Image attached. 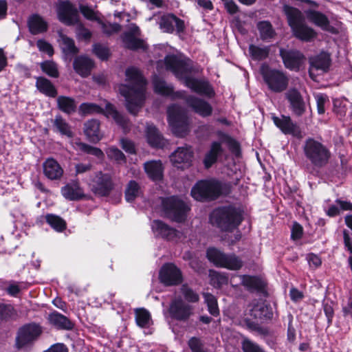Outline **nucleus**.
<instances>
[{
	"label": "nucleus",
	"instance_id": "nucleus-50",
	"mask_svg": "<svg viewBox=\"0 0 352 352\" xmlns=\"http://www.w3.org/2000/svg\"><path fill=\"white\" fill-rule=\"evenodd\" d=\"M77 145L81 151L94 155L100 160L102 159L104 156L102 151L99 148L92 146L83 142L77 143Z\"/></svg>",
	"mask_w": 352,
	"mask_h": 352
},
{
	"label": "nucleus",
	"instance_id": "nucleus-54",
	"mask_svg": "<svg viewBox=\"0 0 352 352\" xmlns=\"http://www.w3.org/2000/svg\"><path fill=\"white\" fill-rule=\"evenodd\" d=\"M74 25H76L75 32L77 38L79 40L89 41L92 34L87 28L84 26L80 20Z\"/></svg>",
	"mask_w": 352,
	"mask_h": 352
},
{
	"label": "nucleus",
	"instance_id": "nucleus-34",
	"mask_svg": "<svg viewBox=\"0 0 352 352\" xmlns=\"http://www.w3.org/2000/svg\"><path fill=\"white\" fill-rule=\"evenodd\" d=\"M293 34L297 38L310 42L317 36V32L305 22L292 30Z\"/></svg>",
	"mask_w": 352,
	"mask_h": 352
},
{
	"label": "nucleus",
	"instance_id": "nucleus-3",
	"mask_svg": "<svg viewBox=\"0 0 352 352\" xmlns=\"http://www.w3.org/2000/svg\"><path fill=\"white\" fill-rule=\"evenodd\" d=\"M243 211L234 206L219 207L210 214V223L221 231L231 232L242 222Z\"/></svg>",
	"mask_w": 352,
	"mask_h": 352
},
{
	"label": "nucleus",
	"instance_id": "nucleus-52",
	"mask_svg": "<svg viewBox=\"0 0 352 352\" xmlns=\"http://www.w3.org/2000/svg\"><path fill=\"white\" fill-rule=\"evenodd\" d=\"M244 324L248 329L251 331H254L260 336H267L270 333L267 328L261 327L258 323L250 319H245Z\"/></svg>",
	"mask_w": 352,
	"mask_h": 352
},
{
	"label": "nucleus",
	"instance_id": "nucleus-15",
	"mask_svg": "<svg viewBox=\"0 0 352 352\" xmlns=\"http://www.w3.org/2000/svg\"><path fill=\"white\" fill-rule=\"evenodd\" d=\"M160 279L167 286L179 285L182 282V272L174 264H165L160 270Z\"/></svg>",
	"mask_w": 352,
	"mask_h": 352
},
{
	"label": "nucleus",
	"instance_id": "nucleus-36",
	"mask_svg": "<svg viewBox=\"0 0 352 352\" xmlns=\"http://www.w3.org/2000/svg\"><path fill=\"white\" fill-rule=\"evenodd\" d=\"M144 170L149 178L157 181L162 179L163 166L161 161H148L144 164Z\"/></svg>",
	"mask_w": 352,
	"mask_h": 352
},
{
	"label": "nucleus",
	"instance_id": "nucleus-48",
	"mask_svg": "<svg viewBox=\"0 0 352 352\" xmlns=\"http://www.w3.org/2000/svg\"><path fill=\"white\" fill-rule=\"evenodd\" d=\"M249 52L253 59L260 60L268 56L270 49L268 47H260L254 45H250Z\"/></svg>",
	"mask_w": 352,
	"mask_h": 352
},
{
	"label": "nucleus",
	"instance_id": "nucleus-62",
	"mask_svg": "<svg viewBox=\"0 0 352 352\" xmlns=\"http://www.w3.org/2000/svg\"><path fill=\"white\" fill-rule=\"evenodd\" d=\"M36 45L40 51L47 53L49 56L54 54V50L51 44L44 40L40 39L37 41Z\"/></svg>",
	"mask_w": 352,
	"mask_h": 352
},
{
	"label": "nucleus",
	"instance_id": "nucleus-39",
	"mask_svg": "<svg viewBox=\"0 0 352 352\" xmlns=\"http://www.w3.org/2000/svg\"><path fill=\"white\" fill-rule=\"evenodd\" d=\"M223 153L221 143L214 142L212 143L210 150L206 153L204 164L206 168H210L217 160L218 156Z\"/></svg>",
	"mask_w": 352,
	"mask_h": 352
},
{
	"label": "nucleus",
	"instance_id": "nucleus-43",
	"mask_svg": "<svg viewBox=\"0 0 352 352\" xmlns=\"http://www.w3.org/2000/svg\"><path fill=\"white\" fill-rule=\"evenodd\" d=\"M257 28L260 33V37L263 41H270L276 35V32L269 21H260L257 24Z\"/></svg>",
	"mask_w": 352,
	"mask_h": 352
},
{
	"label": "nucleus",
	"instance_id": "nucleus-47",
	"mask_svg": "<svg viewBox=\"0 0 352 352\" xmlns=\"http://www.w3.org/2000/svg\"><path fill=\"white\" fill-rule=\"evenodd\" d=\"M46 221L56 231L63 232L66 229V222L59 216L49 214L45 217Z\"/></svg>",
	"mask_w": 352,
	"mask_h": 352
},
{
	"label": "nucleus",
	"instance_id": "nucleus-13",
	"mask_svg": "<svg viewBox=\"0 0 352 352\" xmlns=\"http://www.w3.org/2000/svg\"><path fill=\"white\" fill-rule=\"evenodd\" d=\"M114 188V184L109 174L101 171L96 173L91 185L92 192L101 197L108 196Z\"/></svg>",
	"mask_w": 352,
	"mask_h": 352
},
{
	"label": "nucleus",
	"instance_id": "nucleus-64",
	"mask_svg": "<svg viewBox=\"0 0 352 352\" xmlns=\"http://www.w3.org/2000/svg\"><path fill=\"white\" fill-rule=\"evenodd\" d=\"M188 346L192 352H197L203 349L202 342L199 338L196 337H192L189 340Z\"/></svg>",
	"mask_w": 352,
	"mask_h": 352
},
{
	"label": "nucleus",
	"instance_id": "nucleus-2",
	"mask_svg": "<svg viewBox=\"0 0 352 352\" xmlns=\"http://www.w3.org/2000/svg\"><path fill=\"white\" fill-rule=\"evenodd\" d=\"M126 84L118 87L120 94L126 99V107L133 115H136L144 100L146 80L139 69L130 67L126 70Z\"/></svg>",
	"mask_w": 352,
	"mask_h": 352
},
{
	"label": "nucleus",
	"instance_id": "nucleus-57",
	"mask_svg": "<svg viewBox=\"0 0 352 352\" xmlns=\"http://www.w3.org/2000/svg\"><path fill=\"white\" fill-rule=\"evenodd\" d=\"M181 292L184 296V298L191 302H196L199 301V295L195 293L191 288L187 285H183L181 287Z\"/></svg>",
	"mask_w": 352,
	"mask_h": 352
},
{
	"label": "nucleus",
	"instance_id": "nucleus-27",
	"mask_svg": "<svg viewBox=\"0 0 352 352\" xmlns=\"http://www.w3.org/2000/svg\"><path fill=\"white\" fill-rule=\"evenodd\" d=\"M100 126V123L96 119H91L85 122L84 133L91 142L97 143L102 138Z\"/></svg>",
	"mask_w": 352,
	"mask_h": 352
},
{
	"label": "nucleus",
	"instance_id": "nucleus-56",
	"mask_svg": "<svg viewBox=\"0 0 352 352\" xmlns=\"http://www.w3.org/2000/svg\"><path fill=\"white\" fill-rule=\"evenodd\" d=\"M107 155L111 160H113L118 163L125 162L126 157L124 153L116 147H110L107 150Z\"/></svg>",
	"mask_w": 352,
	"mask_h": 352
},
{
	"label": "nucleus",
	"instance_id": "nucleus-21",
	"mask_svg": "<svg viewBox=\"0 0 352 352\" xmlns=\"http://www.w3.org/2000/svg\"><path fill=\"white\" fill-rule=\"evenodd\" d=\"M274 124L285 134H290L296 138L301 137V131L299 126L292 120L289 116H282L281 118L274 117Z\"/></svg>",
	"mask_w": 352,
	"mask_h": 352
},
{
	"label": "nucleus",
	"instance_id": "nucleus-60",
	"mask_svg": "<svg viewBox=\"0 0 352 352\" xmlns=\"http://www.w3.org/2000/svg\"><path fill=\"white\" fill-rule=\"evenodd\" d=\"M210 274L212 276V280L217 287H220L221 285H226L228 283V279L225 275L215 271H210Z\"/></svg>",
	"mask_w": 352,
	"mask_h": 352
},
{
	"label": "nucleus",
	"instance_id": "nucleus-45",
	"mask_svg": "<svg viewBox=\"0 0 352 352\" xmlns=\"http://www.w3.org/2000/svg\"><path fill=\"white\" fill-rule=\"evenodd\" d=\"M135 321L137 324L142 327H148L151 323V315L150 313L144 308H139L135 310Z\"/></svg>",
	"mask_w": 352,
	"mask_h": 352
},
{
	"label": "nucleus",
	"instance_id": "nucleus-37",
	"mask_svg": "<svg viewBox=\"0 0 352 352\" xmlns=\"http://www.w3.org/2000/svg\"><path fill=\"white\" fill-rule=\"evenodd\" d=\"M36 87L43 94L50 98H55L58 95L57 89L53 83L45 77H37Z\"/></svg>",
	"mask_w": 352,
	"mask_h": 352
},
{
	"label": "nucleus",
	"instance_id": "nucleus-41",
	"mask_svg": "<svg viewBox=\"0 0 352 352\" xmlns=\"http://www.w3.org/2000/svg\"><path fill=\"white\" fill-rule=\"evenodd\" d=\"M56 102L58 109L67 114H72L76 111V102L73 98L60 96Z\"/></svg>",
	"mask_w": 352,
	"mask_h": 352
},
{
	"label": "nucleus",
	"instance_id": "nucleus-29",
	"mask_svg": "<svg viewBox=\"0 0 352 352\" xmlns=\"http://www.w3.org/2000/svg\"><path fill=\"white\" fill-rule=\"evenodd\" d=\"M152 229L162 238L171 240L177 236L179 232L160 220H154L152 223Z\"/></svg>",
	"mask_w": 352,
	"mask_h": 352
},
{
	"label": "nucleus",
	"instance_id": "nucleus-1",
	"mask_svg": "<svg viewBox=\"0 0 352 352\" xmlns=\"http://www.w3.org/2000/svg\"><path fill=\"white\" fill-rule=\"evenodd\" d=\"M164 61L166 69L171 71L178 79L184 80L186 86L192 91L208 97L214 96V91L208 82L201 81L190 76L192 73L196 72L190 59L170 55L166 56Z\"/></svg>",
	"mask_w": 352,
	"mask_h": 352
},
{
	"label": "nucleus",
	"instance_id": "nucleus-14",
	"mask_svg": "<svg viewBox=\"0 0 352 352\" xmlns=\"http://www.w3.org/2000/svg\"><path fill=\"white\" fill-rule=\"evenodd\" d=\"M58 18L64 24L72 26L79 21L77 8L69 1L61 2L57 8Z\"/></svg>",
	"mask_w": 352,
	"mask_h": 352
},
{
	"label": "nucleus",
	"instance_id": "nucleus-46",
	"mask_svg": "<svg viewBox=\"0 0 352 352\" xmlns=\"http://www.w3.org/2000/svg\"><path fill=\"white\" fill-rule=\"evenodd\" d=\"M153 85L155 92L160 94L170 96L173 93V87L170 85H168L164 80L159 77L154 78Z\"/></svg>",
	"mask_w": 352,
	"mask_h": 352
},
{
	"label": "nucleus",
	"instance_id": "nucleus-16",
	"mask_svg": "<svg viewBox=\"0 0 352 352\" xmlns=\"http://www.w3.org/2000/svg\"><path fill=\"white\" fill-rule=\"evenodd\" d=\"M168 311L172 318L186 321L192 314V307L181 298H177L170 302Z\"/></svg>",
	"mask_w": 352,
	"mask_h": 352
},
{
	"label": "nucleus",
	"instance_id": "nucleus-4",
	"mask_svg": "<svg viewBox=\"0 0 352 352\" xmlns=\"http://www.w3.org/2000/svg\"><path fill=\"white\" fill-rule=\"evenodd\" d=\"M304 155L313 169H321L329 162L331 153L327 146L313 138L305 140L302 146Z\"/></svg>",
	"mask_w": 352,
	"mask_h": 352
},
{
	"label": "nucleus",
	"instance_id": "nucleus-7",
	"mask_svg": "<svg viewBox=\"0 0 352 352\" xmlns=\"http://www.w3.org/2000/svg\"><path fill=\"white\" fill-rule=\"evenodd\" d=\"M260 72L264 82L272 92L281 93L287 89L289 78L283 71L272 69L263 64L260 68Z\"/></svg>",
	"mask_w": 352,
	"mask_h": 352
},
{
	"label": "nucleus",
	"instance_id": "nucleus-20",
	"mask_svg": "<svg viewBox=\"0 0 352 352\" xmlns=\"http://www.w3.org/2000/svg\"><path fill=\"white\" fill-rule=\"evenodd\" d=\"M58 42L63 58L66 60L71 61L73 57L79 52V50L76 46L74 39L61 32H58Z\"/></svg>",
	"mask_w": 352,
	"mask_h": 352
},
{
	"label": "nucleus",
	"instance_id": "nucleus-44",
	"mask_svg": "<svg viewBox=\"0 0 352 352\" xmlns=\"http://www.w3.org/2000/svg\"><path fill=\"white\" fill-rule=\"evenodd\" d=\"M124 194L125 199L128 202H132L139 197L141 194V189L138 182L131 180L126 185Z\"/></svg>",
	"mask_w": 352,
	"mask_h": 352
},
{
	"label": "nucleus",
	"instance_id": "nucleus-40",
	"mask_svg": "<svg viewBox=\"0 0 352 352\" xmlns=\"http://www.w3.org/2000/svg\"><path fill=\"white\" fill-rule=\"evenodd\" d=\"M49 320L52 324L60 329H72L74 324L66 316L58 313L54 312L49 316Z\"/></svg>",
	"mask_w": 352,
	"mask_h": 352
},
{
	"label": "nucleus",
	"instance_id": "nucleus-28",
	"mask_svg": "<svg viewBox=\"0 0 352 352\" xmlns=\"http://www.w3.org/2000/svg\"><path fill=\"white\" fill-rule=\"evenodd\" d=\"M73 67L78 74L82 77H87L94 67V62L87 56H80L74 58Z\"/></svg>",
	"mask_w": 352,
	"mask_h": 352
},
{
	"label": "nucleus",
	"instance_id": "nucleus-55",
	"mask_svg": "<svg viewBox=\"0 0 352 352\" xmlns=\"http://www.w3.org/2000/svg\"><path fill=\"white\" fill-rule=\"evenodd\" d=\"M241 348L243 352H265L258 344L252 342L248 338L243 339Z\"/></svg>",
	"mask_w": 352,
	"mask_h": 352
},
{
	"label": "nucleus",
	"instance_id": "nucleus-30",
	"mask_svg": "<svg viewBox=\"0 0 352 352\" xmlns=\"http://www.w3.org/2000/svg\"><path fill=\"white\" fill-rule=\"evenodd\" d=\"M283 11L292 30L305 22V16L298 9L285 5L283 7Z\"/></svg>",
	"mask_w": 352,
	"mask_h": 352
},
{
	"label": "nucleus",
	"instance_id": "nucleus-42",
	"mask_svg": "<svg viewBox=\"0 0 352 352\" xmlns=\"http://www.w3.org/2000/svg\"><path fill=\"white\" fill-rule=\"evenodd\" d=\"M52 123L55 130L61 135L68 138H72L74 136L71 126L61 116H56L54 120H52Z\"/></svg>",
	"mask_w": 352,
	"mask_h": 352
},
{
	"label": "nucleus",
	"instance_id": "nucleus-58",
	"mask_svg": "<svg viewBox=\"0 0 352 352\" xmlns=\"http://www.w3.org/2000/svg\"><path fill=\"white\" fill-rule=\"evenodd\" d=\"M93 52L101 60H107L110 54L109 49L100 43L93 45Z\"/></svg>",
	"mask_w": 352,
	"mask_h": 352
},
{
	"label": "nucleus",
	"instance_id": "nucleus-51",
	"mask_svg": "<svg viewBox=\"0 0 352 352\" xmlns=\"http://www.w3.org/2000/svg\"><path fill=\"white\" fill-rule=\"evenodd\" d=\"M77 145L81 151L94 155L100 160L102 159L104 156L102 151L99 148L92 146L83 142L77 143Z\"/></svg>",
	"mask_w": 352,
	"mask_h": 352
},
{
	"label": "nucleus",
	"instance_id": "nucleus-23",
	"mask_svg": "<svg viewBox=\"0 0 352 352\" xmlns=\"http://www.w3.org/2000/svg\"><path fill=\"white\" fill-rule=\"evenodd\" d=\"M193 157V152L190 147H179L170 156V161L178 168L179 164H183L185 166H189Z\"/></svg>",
	"mask_w": 352,
	"mask_h": 352
},
{
	"label": "nucleus",
	"instance_id": "nucleus-17",
	"mask_svg": "<svg viewBox=\"0 0 352 352\" xmlns=\"http://www.w3.org/2000/svg\"><path fill=\"white\" fill-rule=\"evenodd\" d=\"M280 56L285 66L291 70H298L305 60L303 54L298 50H287L281 48L280 49Z\"/></svg>",
	"mask_w": 352,
	"mask_h": 352
},
{
	"label": "nucleus",
	"instance_id": "nucleus-32",
	"mask_svg": "<svg viewBox=\"0 0 352 352\" xmlns=\"http://www.w3.org/2000/svg\"><path fill=\"white\" fill-rule=\"evenodd\" d=\"M28 28L32 34L45 32L48 29L47 23L38 14H34L28 18Z\"/></svg>",
	"mask_w": 352,
	"mask_h": 352
},
{
	"label": "nucleus",
	"instance_id": "nucleus-24",
	"mask_svg": "<svg viewBox=\"0 0 352 352\" xmlns=\"http://www.w3.org/2000/svg\"><path fill=\"white\" fill-rule=\"evenodd\" d=\"M235 278H239L241 284L250 292H264L265 284L261 278L249 275H239L232 277L231 281H233Z\"/></svg>",
	"mask_w": 352,
	"mask_h": 352
},
{
	"label": "nucleus",
	"instance_id": "nucleus-11",
	"mask_svg": "<svg viewBox=\"0 0 352 352\" xmlns=\"http://www.w3.org/2000/svg\"><path fill=\"white\" fill-rule=\"evenodd\" d=\"M42 333L41 327L36 323H29L21 327L16 338V346L18 349L31 345Z\"/></svg>",
	"mask_w": 352,
	"mask_h": 352
},
{
	"label": "nucleus",
	"instance_id": "nucleus-61",
	"mask_svg": "<svg viewBox=\"0 0 352 352\" xmlns=\"http://www.w3.org/2000/svg\"><path fill=\"white\" fill-rule=\"evenodd\" d=\"M226 142L230 151L236 157L239 156L241 151L239 142L230 137L226 138Z\"/></svg>",
	"mask_w": 352,
	"mask_h": 352
},
{
	"label": "nucleus",
	"instance_id": "nucleus-59",
	"mask_svg": "<svg viewBox=\"0 0 352 352\" xmlns=\"http://www.w3.org/2000/svg\"><path fill=\"white\" fill-rule=\"evenodd\" d=\"M317 103V110L319 114H323L325 112V104L329 102L328 96L325 94H319L315 96Z\"/></svg>",
	"mask_w": 352,
	"mask_h": 352
},
{
	"label": "nucleus",
	"instance_id": "nucleus-19",
	"mask_svg": "<svg viewBox=\"0 0 352 352\" xmlns=\"http://www.w3.org/2000/svg\"><path fill=\"white\" fill-rule=\"evenodd\" d=\"M160 28L163 32L166 33H173L174 31V25H175L177 33H182L185 30V25L183 20L177 17L173 14H164L161 16L159 23Z\"/></svg>",
	"mask_w": 352,
	"mask_h": 352
},
{
	"label": "nucleus",
	"instance_id": "nucleus-33",
	"mask_svg": "<svg viewBox=\"0 0 352 352\" xmlns=\"http://www.w3.org/2000/svg\"><path fill=\"white\" fill-rule=\"evenodd\" d=\"M63 196L70 201L81 199L85 197L82 189L77 182L68 184L61 188Z\"/></svg>",
	"mask_w": 352,
	"mask_h": 352
},
{
	"label": "nucleus",
	"instance_id": "nucleus-6",
	"mask_svg": "<svg viewBox=\"0 0 352 352\" xmlns=\"http://www.w3.org/2000/svg\"><path fill=\"white\" fill-rule=\"evenodd\" d=\"M161 207L165 217L179 223L186 219L190 210L188 206L177 196L161 198Z\"/></svg>",
	"mask_w": 352,
	"mask_h": 352
},
{
	"label": "nucleus",
	"instance_id": "nucleus-22",
	"mask_svg": "<svg viewBox=\"0 0 352 352\" xmlns=\"http://www.w3.org/2000/svg\"><path fill=\"white\" fill-rule=\"evenodd\" d=\"M305 14L311 23L320 27L323 30L333 32L334 28L330 25L329 20L324 14L312 9L305 10Z\"/></svg>",
	"mask_w": 352,
	"mask_h": 352
},
{
	"label": "nucleus",
	"instance_id": "nucleus-12",
	"mask_svg": "<svg viewBox=\"0 0 352 352\" xmlns=\"http://www.w3.org/2000/svg\"><path fill=\"white\" fill-rule=\"evenodd\" d=\"M309 74L311 79L316 80L319 74H322L329 71L331 65L330 54L322 52L318 55L309 58Z\"/></svg>",
	"mask_w": 352,
	"mask_h": 352
},
{
	"label": "nucleus",
	"instance_id": "nucleus-38",
	"mask_svg": "<svg viewBox=\"0 0 352 352\" xmlns=\"http://www.w3.org/2000/svg\"><path fill=\"white\" fill-rule=\"evenodd\" d=\"M251 316L260 320H270L273 317V312L270 305L263 302H258L251 309Z\"/></svg>",
	"mask_w": 352,
	"mask_h": 352
},
{
	"label": "nucleus",
	"instance_id": "nucleus-63",
	"mask_svg": "<svg viewBox=\"0 0 352 352\" xmlns=\"http://www.w3.org/2000/svg\"><path fill=\"white\" fill-rule=\"evenodd\" d=\"M79 9L82 15L89 20L96 19L95 12L89 7L84 5H80Z\"/></svg>",
	"mask_w": 352,
	"mask_h": 352
},
{
	"label": "nucleus",
	"instance_id": "nucleus-10",
	"mask_svg": "<svg viewBox=\"0 0 352 352\" xmlns=\"http://www.w3.org/2000/svg\"><path fill=\"white\" fill-rule=\"evenodd\" d=\"M168 120L173 132L177 136H184L188 131V118L185 110L177 104H172L167 110Z\"/></svg>",
	"mask_w": 352,
	"mask_h": 352
},
{
	"label": "nucleus",
	"instance_id": "nucleus-5",
	"mask_svg": "<svg viewBox=\"0 0 352 352\" xmlns=\"http://www.w3.org/2000/svg\"><path fill=\"white\" fill-rule=\"evenodd\" d=\"M79 113L81 116H87L93 113H102L107 117H111L117 124L126 129L129 126L128 119L117 111L111 103L107 102L105 109H102L95 103L84 102L79 106Z\"/></svg>",
	"mask_w": 352,
	"mask_h": 352
},
{
	"label": "nucleus",
	"instance_id": "nucleus-9",
	"mask_svg": "<svg viewBox=\"0 0 352 352\" xmlns=\"http://www.w3.org/2000/svg\"><path fill=\"white\" fill-rule=\"evenodd\" d=\"M221 193V184L214 179L199 181L191 190L192 196L197 201L214 200Z\"/></svg>",
	"mask_w": 352,
	"mask_h": 352
},
{
	"label": "nucleus",
	"instance_id": "nucleus-18",
	"mask_svg": "<svg viewBox=\"0 0 352 352\" xmlns=\"http://www.w3.org/2000/svg\"><path fill=\"white\" fill-rule=\"evenodd\" d=\"M285 98L289 101L293 113L300 117L306 111V105L301 94L295 88L289 89L285 94Z\"/></svg>",
	"mask_w": 352,
	"mask_h": 352
},
{
	"label": "nucleus",
	"instance_id": "nucleus-26",
	"mask_svg": "<svg viewBox=\"0 0 352 352\" xmlns=\"http://www.w3.org/2000/svg\"><path fill=\"white\" fill-rule=\"evenodd\" d=\"M186 100L187 104L201 116L206 117L211 115L212 108L205 100L192 96H188Z\"/></svg>",
	"mask_w": 352,
	"mask_h": 352
},
{
	"label": "nucleus",
	"instance_id": "nucleus-8",
	"mask_svg": "<svg viewBox=\"0 0 352 352\" xmlns=\"http://www.w3.org/2000/svg\"><path fill=\"white\" fill-rule=\"evenodd\" d=\"M206 258L217 267L239 270L243 265L242 260L234 254H226L216 248H208Z\"/></svg>",
	"mask_w": 352,
	"mask_h": 352
},
{
	"label": "nucleus",
	"instance_id": "nucleus-53",
	"mask_svg": "<svg viewBox=\"0 0 352 352\" xmlns=\"http://www.w3.org/2000/svg\"><path fill=\"white\" fill-rule=\"evenodd\" d=\"M204 296L210 314L214 316H218L219 314V310L215 297L209 293L204 294Z\"/></svg>",
	"mask_w": 352,
	"mask_h": 352
},
{
	"label": "nucleus",
	"instance_id": "nucleus-49",
	"mask_svg": "<svg viewBox=\"0 0 352 352\" xmlns=\"http://www.w3.org/2000/svg\"><path fill=\"white\" fill-rule=\"evenodd\" d=\"M41 68L43 72L52 78L59 76L57 65L52 60H46L41 63Z\"/></svg>",
	"mask_w": 352,
	"mask_h": 352
},
{
	"label": "nucleus",
	"instance_id": "nucleus-25",
	"mask_svg": "<svg viewBox=\"0 0 352 352\" xmlns=\"http://www.w3.org/2000/svg\"><path fill=\"white\" fill-rule=\"evenodd\" d=\"M43 168L44 175L51 180L60 179L63 175V169L53 158L47 159L43 164Z\"/></svg>",
	"mask_w": 352,
	"mask_h": 352
},
{
	"label": "nucleus",
	"instance_id": "nucleus-31",
	"mask_svg": "<svg viewBox=\"0 0 352 352\" xmlns=\"http://www.w3.org/2000/svg\"><path fill=\"white\" fill-rule=\"evenodd\" d=\"M124 47L130 50L136 51L138 50H146L147 45L145 42L136 36L133 32H124L121 36Z\"/></svg>",
	"mask_w": 352,
	"mask_h": 352
},
{
	"label": "nucleus",
	"instance_id": "nucleus-35",
	"mask_svg": "<svg viewBox=\"0 0 352 352\" xmlns=\"http://www.w3.org/2000/svg\"><path fill=\"white\" fill-rule=\"evenodd\" d=\"M146 139L148 143L155 148H162L166 145V140L158 129L153 125H148L146 128Z\"/></svg>",
	"mask_w": 352,
	"mask_h": 352
}]
</instances>
